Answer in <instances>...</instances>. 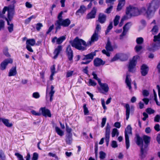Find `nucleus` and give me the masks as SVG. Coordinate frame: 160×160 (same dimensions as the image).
<instances>
[{
  "mask_svg": "<svg viewBox=\"0 0 160 160\" xmlns=\"http://www.w3.org/2000/svg\"><path fill=\"white\" fill-rule=\"evenodd\" d=\"M146 9L145 7H143L140 9L135 7L132 6H129L127 8L126 13V15L124 16L122 18L121 22L119 24L120 27H121L123 24L124 21L132 16H135L143 14L146 16L145 12Z\"/></svg>",
  "mask_w": 160,
  "mask_h": 160,
  "instance_id": "nucleus-1",
  "label": "nucleus"
},
{
  "mask_svg": "<svg viewBox=\"0 0 160 160\" xmlns=\"http://www.w3.org/2000/svg\"><path fill=\"white\" fill-rule=\"evenodd\" d=\"M14 6L13 5L9 6L7 7H5L3 9L2 11V13L4 14L6 11H8V14L7 18H6V20L7 22L8 27V30L9 32H11L13 31V25L11 22L12 20L14 14Z\"/></svg>",
  "mask_w": 160,
  "mask_h": 160,
  "instance_id": "nucleus-2",
  "label": "nucleus"
},
{
  "mask_svg": "<svg viewBox=\"0 0 160 160\" xmlns=\"http://www.w3.org/2000/svg\"><path fill=\"white\" fill-rule=\"evenodd\" d=\"M160 3L159 0H153L146 5V16L150 18L153 17L156 9L158 8Z\"/></svg>",
  "mask_w": 160,
  "mask_h": 160,
  "instance_id": "nucleus-3",
  "label": "nucleus"
},
{
  "mask_svg": "<svg viewBox=\"0 0 160 160\" xmlns=\"http://www.w3.org/2000/svg\"><path fill=\"white\" fill-rule=\"evenodd\" d=\"M90 41V39L88 40L87 43L82 39L76 37L71 42V44L73 47L76 48L80 50L83 51L86 49L87 47L91 46L94 43L92 42L90 44L89 43Z\"/></svg>",
  "mask_w": 160,
  "mask_h": 160,
  "instance_id": "nucleus-4",
  "label": "nucleus"
},
{
  "mask_svg": "<svg viewBox=\"0 0 160 160\" xmlns=\"http://www.w3.org/2000/svg\"><path fill=\"white\" fill-rule=\"evenodd\" d=\"M62 12H61L58 15V20L57 21L55 24V25L56 26V30L59 29L60 28L61 26H62L64 27H67L68 26L70 23V21L68 19L65 20L62 19Z\"/></svg>",
  "mask_w": 160,
  "mask_h": 160,
  "instance_id": "nucleus-5",
  "label": "nucleus"
},
{
  "mask_svg": "<svg viewBox=\"0 0 160 160\" xmlns=\"http://www.w3.org/2000/svg\"><path fill=\"white\" fill-rule=\"evenodd\" d=\"M153 41L154 42H154L151 45V47L148 49L150 51L153 52L160 48V33H159L158 35L154 36Z\"/></svg>",
  "mask_w": 160,
  "mask_h": 160,
  "instance_id": "nucleus-6",
  "label": "nucleus"
},
{
  "mask_svg": "<svg viewBox=\"0 0 160 160\" xmlns=\"http://www.w3.org/2000/svg\"><path fill=\"white\" fill-rule=\"evenodd\" d=\"M125 134L126 148L127 149H128L130 146L129 136L132 135V128L130 125H128L127 127L125 129Z\"/></svg>",
  "mask_w": 160,
  "mask_h": 160,
  "instance_id": "nucleus-7",
  "label": "nucleus"
},
{
  "mask_svg": "<svg viewBox=\"0 0 160 160\" xmlns=\"http://www.w3.org/2000/svg\"><path fill=\"white\" fill-rule=\"evenodd\" d=\"M136 143L141 148V153L142 155L145 153L147 151V146L146 145L143 146L142 139L138 135L136 136Z\"/></svg>",
  "mask_w": 160,
  "mask_h": 160,
  "instance_id": "nucleus-8",
  "label": "nucleus"
},
{
  "mask_svg": "<svg viewBox=\"0 0 160 160\" xmlns=\"http://www.w3.org/2000/svg\"><path fill=\"white\" fill-rule=\"evenodd\" d=\"M54 87L52 85L50 87H47L46 92V99L47 101L50 100L51 102L53 100V96L55 92Z\"/></svg>",
  "mask_w": 160,
  "mask_h": 160,
  "instance_id": "nucleus-9",
  "label": "nucleus"
},
{
  "mask_svg": "<svg viewBox=\"0 0 160 160\" xmlns=\"http://www.w3.org/2000/svg\"><path fill=\"white\" fill-rule=\"evenodd\" d=\"M140 57L138 56H134L132 60L130 62L129 66L128 69L130 72H132L135 71V66L137 61L139 59Z\"/></svg>",
  "mask_w": 160,
  "mask_h": 160,
  "instance_id": "nucleus-10",
  "label": "nucleus"
},
{
  "mask_svg": "<svg viewBox=\"0 0 160 160\" xmlns=\"http://www.w3.org/2000/svg\"><path fill=\"white\" fill-rule=\"evenodd\" d=\"M100 29V26L99 25L97 24L94 32L93 34L90 38V41L89 42L90 44H91L92 42H95L98 40L99 37V36L98 35V32Z\"/></svg>",
  "mask_w": 160,
  "mask_h": 160,
  "instance_id": "nucleus-11",
  "label": "nucleus"
},
{
  "mask_svg": "<svg viewBox=\"0 0 160 160\" xmlns=\"http://www.w3.org/2000/svg\"><path fill=\"white\" fill-rule=\"evenodd\" d=\"M116 48L115 46H112L111 43L109 41H108L107 44L106 46V48L107 51L105 50H103L102 51V52L104 54H106L107 56H109L110 53L108 51H112L113 49Z\"/></svg>",
  "mask_w": 160,
  "mask_h": 160,
  "instance_id": "nucleus-12",
  "label": "nucleus"
},
{
  "mask_svg": "<svg viewBox=\"0 0 160 160\" xmlns=\"http://www.w3.org/2000/svg\"><path fill=\"white\" fill-rule=\"evenodd\" d=\"M98 84L100 86L99 88V92L103 94H105L108 92L109 90L108 85L106 83H102L100 82Z\"/></svg>",
  "mask_w": 160,
  "mask_h": 160,
  "instance_id": "nucleus-13",
  "label": "nucleus"
},
{
  "mask_svg": "<svg viewBox=\"0 0 160 160\" xmlns=\"http://www.w3.org/2000/svg\"><path fill=\"white\" fill-rule=\"evenodd\" d=\"M36 44V41L34 39H30L27 40L26 42V48L30 52H32L33 50L31 46H33Z\"/></svg>",
  "mask_w": 160,
  "mask_h": 160,
  "instance_id": "nucleus-14",
  "label": "nucleus"
},
{
  "mask_svg": "<svg viewBox=\"0 0 160 160\" xmlns=\"http://www.w3.org/2000/svg\"><path fill=\"white\" fill-rule=\"evenodd\" d=\"M39 112L41 113V115L45 117H51L50 111L46 108H40L39 109Z\"/></svg>",
  "mask_w": 160,
  "mask_h": 160,
  "instance_id": "nucleus-15",
  "label": "nucleus"
},
{
  "mask_svg": "<svg viewBox=\"0 0 160 160\" xmlns=\"http://www.w3.org/2000/svg\"><path fill=\"white\" fill-rule=\"evenodd\" d=\"M126 57L125 54L123 53H118L116 54L113 58L111 59V62L117 61L118 59L121 60H124V58Z\"/></svg>",
  "mask_w": 160,
  "mask_h": 160,
  "instance_id": "nucleus-16",
  "label": "nucleus"
},
{
  "mask_svg": "<svg viewBox=\"0 0 160 160\" xmlns=\"http://www.w3.org/2000/svg\"><path fill=\"white\" fill-rule=\"evenodd\" d=\"M66 53L69 60L72 62L73 57V52L70 46H68L67 47Z\"/></svg>",
  "mask_w": 160,
  "mask_h": 160,
  "instance_id": "nucleus-17",
  "label": "nucleus"
},
{
  "mask_svg": "<svg viewBox=\"0 0 160 160\" xmlns=\"http://www.w3.org/2000/svg\"><path fill=\"white\" fill-rule=\"evenodd\" d=\"M65 39V36H62L58 38L56 37H55L52 39V42L53 43H55L56 42L57 44H60Z\"/></svg>",
  "mask_w": 160,
  "mask_h": 160,
  "instance_id": "nucleus-18",
  "label": "nucleus"
},
{
  "mask_svg": "<svg viewBox=\"0 0 160 160\" xmlns=\"http://www.w3.org/2000/svg\"><path fill=\"white\" fill-rule=\"evenodd\" d=\"M131 25V24L130 23H128L123 27V31L122 34L120 36V39H122V38L126 34L127 32L130 28Z\"/></svg>",
  "mask_w": 160,
  "mask_h": 160,
  "instance_id": "nucleus-19",
  "label": "nucleus"
},
{
  "mask_svg": "<svg viewBox=\"0 0 160 160\" xmlns=\"http://www.w3.org/2000/svg\"><path fill=\"white\" fill-rule=\"evenodd\" d=\"M12 60L11 59L5 60L1 64L0 69L2 70H4L8 63H12Z\"/></svg>",
  "mask_w": 160,
  "mask_h": 160,
  "instance_id": "nucleus-20",
  "label": "nucleus"
},
{
  "mask_svg": "<svg viewBox=\"0 0 160 160\" xmlns=\"http://www.w3.org/2000/svg\"><path fill=\"white\" fill-rule=\"evenodd\" d=\"M97 10V8L94 7L91 12L87 15L86 18L88 19L94 18L96 16Z\"/></svg>",
  "mask_w": 160,
  "mask_h": 160,
  "instance_id": "nucleus-21",
  "label": "nucleus"
},
{
  "mask_svg": "<svg viewBox=\"0 0 160 160\" xmlns=\"http://www.w3.org/2000/svg\"><path fill=\"white\" fill-rule=\"evenodd\" d=\"M149 70L148 67L146 65H142L141 67V72L143 76H146L148 73Z\"/></svg>",
  "mask_w": 160,
  "mask_h": 160,
  "instance_id": "nucleus-22",
  "label": "nucleus"
},
{
  "mask_svg": "<svg viewBox=\"0 0 160 160\" xmlns=\"http://www.w3.org/2000/svg\"><path fill=\"white\" fill-rule=\"evenodd\" d=\"M110 127L109 125L107 124V126L106 128L105 132V139L106 142H109L110 131Z\"/></svg>",
  "mask_w": 160,
  "mask_h": 160,
  "instance_id": "nucleus-23",
  "label": "nucleus"
},
{
  "mask_svg": "<svg viewBox=\"0 0 160 160\" xmlns=\"http://www.w3.org/2000/svg\"><path fill=\"white\" fill-rule=\"evenodd\" d=\"M105 62L101 59L97 58L95 59L94 61V64L95 66L98 67L100 65H103Z\"/></svg>",
  "mask_w": 160,
  "mask_h": 160,
  "instance_id": "nucleus-24",
  "label": "nucleus"
},
{
  "mask_svg": "<svg viewBox=\"0 0 160 160\" xmlns=\"http://www.w3.org/2000/svg\"><path fill=\"white\" fill-rule=\"evenodd\" d=\"M95 55V52H92L84 56V57L82 58V60H91L93 58L94 56Z\"/></svg>",
  "mask_w": 160,
  "mask_h": 160,
  "instance_id": "nucleus-25",
  "label": "nucleus"
},
{
  "mask_svg": "<svg viewBox=\"0 0 160 160\" xmlns=\"http://www.w3.org/2000/svg\"><path fill=\"white\" fill-rule=\"evenodd\" d=\"M62 50V47L61 46H58L55 50L54 52V55L53 57V58L55 59L58 57V55Z\"/></svg>",
  "mask_w": 160,
  "mask_h": 160,
  "instance_id": "nucleus-26",
  "label": "nucleus"
},
{
  "mask_svg": "<svg viewBox=\"0 0 160 160\" xmlns=\"http://www.w3.org/2000/svg\"><path fill=\"white\" fill-rule=\"evenodd\" d=\"M1 119V121H2L6 127L10 128L12 126V123L9 122L8 119L4 118H2Z\"/></svg>",
  "mask_w": 160,
  "mask_h": 160,
  "instance_id": "nucleus-27",
  "label": "nucleus"
},
{
  "mask_svg": "<svg viewBox=\"0 0 160 160\" xmlns=\"http://www.w3.org/2000/svg\"><path fill=\"white\" fill-rule=\"evenodd\" d=\"M106 16L103 13H100L99 14L98 17V21L102 23L105 22L106 20Z\"/></svg>",
  "mask_w": 160,
  "mask_h": 160,
  "instance_id": "nucleus-28",
  "label": "nucleus"
},
{
  "mask_svg": "<svg viewBox=\"0 0 160 160\" xmlns=\"http://www.w3.org/2000/svg\"><path fill=\"white\" fill-rule=\"evenodd\" d=\"M86 10V7L84 5H81L80 8L76 12V14L79 15V13L82 14L85 12Z\"/></svg>",
  "mask_w": 160,
  "mask_h": 160,
  "instance_id": "nucleus-29",
  "label": "nucleus"
},
{
  "mask_svg": "<svg viewBox=\"0 0 160 160\" xmlns=\"http://www.w3.org/2000/svg\"><path fill=\"white\" fill-rule=\"evenodd\" d=\"M17 73L16 68V67H12L9 70L8 76L11 77L14 76Z\"/></svg>",
  "mask_w": 160,
  "mask_h": 160,
  "instance_id": "nucleus-30",
  "label": "nucleus"
},
{
  "mask_svg": "<svg viewBox=\"0 0 160 160\" xmlns=\"http://www.w3.org/2000/svg\"><path fill=\"white\" fill-rule=\"evenodd\" d=\"M125 2V0H120L119 1V3L117 8L118 11L121 10L122 7L124 6Z\"/></svg>",
  "mask_w": 160,
  "mask_h": 160,
  "instance_id": "nucleus-31",
  "label": "nucleus"
},
{
  "mask_svg": "<svg viewBox=\"0 0 160 160\" xmlns=\"http://www.w3.org/2000/svg\"><path fill=\"white\" fill-rule=\"evenodd\" d=\"M126 109V119L128 120L129 118L130 114V107L128 104H126L125 105Z\"/></svg>",
  "mask_w": 160,
  "mask_h": 160,
  "instance_id": "nucleus-32",
  "label": "nucleus"
},
{
  "mask_svg": "<svg viewBox=\"0 0 160 160\" xmlns=\"http://www.w3.org/2000/svg\"><path fill=\"white\" fill-rule=\"evenodd\" d=\"M131 79L129 78V76L127 75L126 79L125 82L129 90H131L132 88L131 86Z\"/></svg>",
  "mask_w": 160,
  "mask_h": 160,
  "instance_id": "nucleus-33",
  "label": "nucleus"
},
{
  "mask_svg": "<svg viewBox=\"0 0 160 160\" xmlns=\"http://www.w3.org/2000/svg\"><path fill=\"white\" fill-rule=\"evenodd\" d=\"M55 130L57 133L60 136H62L64 135V132L58 127H55Z\"/></svg>",
  "mask_w": 160,
  "mask_h": 160,
  "instance_id": "nucleus-34",
  "label": "nucleus"
},
{
  "mask_svg": "<svg viewBox=\"0 0 160 160\" xmlns=\"http://www.w3.org/2000/svg\"><path fill=\"white\" fill-rule=\"evenodd\" d=\"M97 84V83L95 81L91 79L88 80V85L89 86H95Z\"/></svg>",
  "mask_w": 160,
  "mask_h": 160,
  "instance_id": "nucleus-35",
  "label": "nucleus"
},
{
  "mask_svg": "<svg viewBox=\"0 0 160 160\" xmlns=\"http://www.w3.org/2000/svg\"><path fill=\"white\" fill-rule=\"evenodd\" d=\"M119 132L117 129L114 128L112 130V137H114L115 135L118 136L119 135Z\"/></svg>",
  "mask_w": 160,
  "mask_h": 160,
  "instance_id": "nucleus-36",
  "label": "nucleus"
},
{
  "mask_svg": "<svg viewBox=\"0 0 160 160\" xmlns=\"http://www.w3.org/2000/svg\"><path fill=\"white\" fill-rule=\"evenodd\" d=\"M154 99L156 102V103L157 105L160 106V102H158L157 100V95L156 92L154 89L153 90Z\"/></svg>",
  "mask_w": 160,
  "mask_h": 160,
  "instance_id": "nucleus-37",
  "label": "nucleus"
},
{
  "mask_svg": "<svg viewBox=\"0 0 160 160\" xmlns=\"http://www.w3.org/2000/svg\"><path fill=\"white\" fill-rule=\"evenodd\" d=\"M143 139L146 144L148 143L150 140V138L148 136L145 135L143 136Z\"/></svg>",
  "mask_w": 160,
  "mask_h": 160,
  "instance_id": "nucleus-38",
  "label": "nucleus"
},
{
  "mask_svg": "<svg viewBox=\"0 0 160 160\" xmlns=\"http://www.w3.org/2000/svg\"><path fill=\"white\" fill-rule=\"evenodd\" d=\"M120 19V16L116 15L114 20V24L115 26H116L118 23V21Z\"/></svg>",
  "mask_w": 160,
  "mask_h": 160,
  "instance_id": "nucleus-39",
  "label": "nucleus"
},
{
  "mask_svg": "<svg viewBox=\"0 0 160 160\" xmlns=\"http://www.w3.org/2000/svg\"><path fill=\"white\" fill-rule=\"evenodd\" d=\"M92 75L93 76V78L97 80L98 83L101 81L100 79L98 77L97 75L95 72H92Z\"/></svg>",
  "mask_w": 160,
  "mask_h": 160,
  "instance_id": "nucleus-40",
  "label": "nucleus"
},
{
  "mask_svg": "<svg viewBox=\"0 0 160 160\" xmlns=\"http://www.w3.org/2000/svg\"><path fill=\"white\" fill-rule=\"evenodd\" d=\"M158 30V27L156 26H155L153 27V28L151 32L153 34H156Z\"/></svg>",
  "mask_w": 160,
  "mask_h": 160,
  "instance_id": "nucleus-41",
  "label": "nucleus"
},
{
  "mask_svg": "<svg viewBox=\"0 0 160 160\" xmlns=\"http://www.w3.org/2000/svg\"><path fill=\"white\" fill-rule=\"evenodd\" d=\"M0 158L2 160H5L6 156L4 152L2 150H0Z\"/></svg>",
  "mask_w": 160,
  "mask_h": 160,
  "instance_id": "nucleus-42",
  "label": "nucleus"
},
{
  "mask_svg": "<svg viewBox=\"0 0 160 160\" xmlns=\"http://www.w3.org/2000/svg\"><path fill=\"white\" fill-rule=\"evenodd\" d=\"M83 108L84 114L85 115H87L89 113V111L88 110V108L86 107V104H84L83 105Z\"/></svg>",
  "mask_w": 160,
  "mask_h": 160,
  "instance_id": "nucleus-43",
  "label": "nucleus"
},
{
  "mask_svg": "<svg viewBox=\"0 0 160 160\" xmlns=\"http://www.w3.org/2000/svg\"><path fill=\"white\" fill-rule=\"evenodd\" d=\"M73 71L69 70L66 73V77L67 78H69L71 77L73 74Z\"/></svg>",
  "mask_w": 160,
  "mask_h": 160,
  "instance_id": "nucleus-44",
  "label": "nucleus"
},
{
  "mask_svg": "<svg viewBox=\"0 0 160 160\" xmlns=\"http://www.w3.org/2000/svg\"><path fill=\"white\" fill-rule=\"evenodd\" d=\"M31 112L32 115H34L38 116L41 115V113L39 111L38 112H37L35 110H32L31 111Z\"/></svg>",
  "mask_w": 160,
  "mask_h": 160,
  "instance_id": "nucleus-45",
  "label": "nucleus"
},
{
  "mask_svg": "<svg viewBox=\"0 0 160 160\" xmlns=\"http://www.w3.org/2000/svg\"><path fill=\"white\" fill-rule=\"evenodd\" d=\"M106 153L103 151H100L99 152V158L102 159H104L106 156Z\"/></svg>",
  "mask_w": 160,
  "mask_h": 160,
  "instance_id": "nucleus-46",
  "label": "nucleus"
},
{
  "mask_svg": "<svg viewBox=\"0 0 160 160\" xmlns=\"http://www.w3.org/2000/svg\"><path fill=\"white\" fill-rule=\"evenodd\" d=\"M143 41V39L142 38L139 37L137 38L136 39V42L138 44H142Z\"/></svg>",
  "mask_w": 160,
  "mask_h": 160,
  "instance_id": "nucleus-47",
  "label": "nucleus"
},
{
  "mask_svg": "<svg viewBox=\"0 0 160 160\" xmlns=\"http://www.w3.org/2000/svg\"><path fill=\"white\" fill-rule=\"evenodd\" d=\"M142 47L140 45H137L135 46V49L136 52H138L142 49Z\"/></svg>",
  "mask_w": 160,
  "mask_h": 160,
  "instance_id": "nucleus-48",
  "label": "nucleus"
},
{
  "mask_svg": "<svg viewBox=\"0 0 160 160\" xmlns=\"http://www.w3.org/2000/svg\"><path fill=\"white\" fill-rule=\"evenodd\" d=\"M146 111L149 114H153L155 112V111L150 108H147Z\"/></svg>",
  "mask_w": 160,
  "mask_h": 160,
  "instance_id": "nucleus-49",
  "label": "nucleus"
},
{
  "mask_svg": "<svg viewBox=\"0 0 160 160\" xmlns=\"http://www.w3.org/2000/svg\"><path fill=\"white\" fill-rule=\"evenodd\" d=\"M38 155L37 153L34 152L33 154L32 160H37L38 158Z\"/></svg>",
  "mask_w": 160,
  "mask_h": 160,
  "instance_id": "nucleus-50",
  "label": "nucleus"
},
{
  "mask_svg": "<svg viewBox=\"0 0 160 160\" xmlns=\"http://www.w3.org/2000/svg\"><path fill=\"white\" fill-rule=\"evenodd\" d=\"M101 104H102V107L103 108L105 111V110H106L107 109V108L105 105L104 100V99L101 98Z\"/></svg>",
  "mask_w": 160,
  "mask_h": 160,
  "instance_id": "nucleus-51",
  "label": "nucleus"
},
{
  "mask_svg": "<svg viewBox=\"0 0 160 160\" xmlns=\"http://www.w3.org/2000/svg\"><path fill=\"white\" fill-rule=\"evenodd\" d=\"M72 141V139L71 137H68L66 139V142L68 144H71Z\"/></svg>",
  "mask_w": 160,
  "mask_h": 160,
  "instance_id": "nucleus-52",
  "label": "nucleus"
},
{
  "mask_svg": "<svg viewBox=\"0 0 160 160\" xmlns=\"http://www.w3.org/2000/svg\"><path fill=\"white\" fill-rule=\"evenodd\" d=\"M112 23L111 22L109 24L108 27L107 29L106 30V33H108L109 32L110 30L112 29Z\"/></svg>",
  "mask_w": 160,
  "mask_h": 160,
  "instance_id": "nucleus-53",
  "label": "nucleus"
},
{
  "mask_svg": "<svg viewBox=\"0 0 160 160\" xmlns=\"http://www.w3.org/2000/svg\"><path fill=\"white\" fill-rule=\"evenodd\" d=\"M15 155L17 157L19 160H24L22 156L19 153H15Z\"/></svg>",
  "mask_w": 160,
  "mask_h": 160,
  "instance_id": "nucleus-54",
  "label": "nucleus"
},
{
  "mask_svg": "<svg viewBox=\"0 0 160 160\" xmlns=\"http://www.w3.org/2000/svg\"><path fill=\"white\" fill-rule=\"evenodd\" d=\"M111 145L113 148H116L118 146L117 142L115 141H112V142Z\"/></svg>",
  "mask_w": 160,
  "mask_h": 160,
  "instance_id": "nucleus-55",
  "label": "nucleus"
},
{
  "mask_svg": "<svg viewBox=\"0 0 160 160\" xmlns=\"http://www.w3.org/2000/svg\"><path fill=\"white\" fill-rule=\"evenodd\" d=\"M32 97L35 98H39L40 95L39 93L38 92H34L32 94Z\"/></svg>",
  "mask_w": 160,
  "mask_h": 160,
  "instance_id": "nucleus-56",
  "label": "nucleus"
},
{
  "mask_svg": "<svg viewBox=\"0 0 160 160\" xmlns=\"http://www.w3.org/2000/svg\"><path fill=\"white\" fill-rule=\"evenodd\" d=\"M106 118H102V122H101V127H103L106 122Z\"/></svg>",
  "mask_w": 160,
  "mask_h": 160,
  "instance_id": "nucleus-57",
  "label": "nucleus"
},
{
  "mask_svg": "<svg viewBox=\"0 0 160 160\" xmlns=\"http://www.w3.org/2000/svg\"><path fill=\"white\" fill-rule=\"evenodd\" d=\"M42 27V25L41 23H37L36 25V28L37 30L39 31L41 28Z\"/></svg>",
  "mask_w": 160,
  "mask_h": 160,
  "instance_id": "nucleus-58",
  "label": "nucleus"
},
{
  "mask_svg": "<svg viewBox=\"0 0 160 160\" xmlns=\"http://www.w3.org/2000/svg\"><path fill=\"white\" fill-rule=\"evenodd\" d=\"M112 8V6H110L108 8H107L106 11L105 12L107 13H110Z\"/></svg>",
  "mask_w": 160,
  "mask_h": 160,
  "instance_id": "nucleus-59",
  "label": "nucleus"
},
{
  "mask_svg": "<svg viewBox=\"0 0 160 160\" xmlns=\"http://www.w3.org/2000/svg\"><path fill=\"white\" fill-rule=\"evenodd\" d=\"M4 22L2 20L0 21V30L4 28Z\"/></svg>",
  "mask_w": 160,
  "mask_h": 160,
  "instance_id": "nucleus-60",
  "label": "nucleus"
},
{
  "mask_svg": "<svg viewBox=\"0 0 160 160\" xmlns=\"http://www.w3.org/2000/svg\"><path fill=\"white\" fill-rule=\"evenodd\" d=\"M25 6L28 8H32V5L30 2H26L25 3Z\"/></svg>",
  "mask_w": 160,
  "mask_h": 160,
  "instance_id": "nucleus-61",
  "label": "nucleus"
},
{
  "mask_svg": "<svg viewBox=\"0 0 160 160\" xmlns=\"http://www.w3.org/2000/svg\"><path fill=\"white\" fill-rule=\"evenodd\" d=\"M142 94L144 96H147L148 95L149 92L148 91L144 90L143 91Z\"/></svg>",
  "mask_w": 160,
  "mask_h": 160,
  "instance_id": "nucleus-62",
  "label": "nucleus"
},
{
  "mask_svg": "<svg viewBox=\"0 0 160 160\" xmlns=\"http://www.w3.org/2000/svg\"><path fill=\"white\" fill-rule=\"evenodd\" d=\"M114 126L115 127L119 128L121 127V124L119 122H117L114 123Z\"/></svg>",
  "mask_w": 160,
  "mask_h": 160,
  "instance_id": "nucleus-63",
  "label": "nucleus"
},
{
  "mask_svg": "<svg viewBox=\"0 0 160 160\" xmlns=\"http://www.w3.org/2000/svg\"><path fill=\"white\" fill-rule=\"evenodd\" d=\"M143 115L144 116V117L142 118V119L143 121H145V120H146V119L148 118V115L145 112H143Z\"/></svg>",
  "mask_w": 160,
  "mask_h": 160,
  "instance_id": "nucleus-64",
  "label": "nucleus"
}]
</instances>
